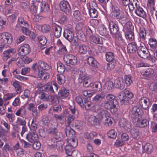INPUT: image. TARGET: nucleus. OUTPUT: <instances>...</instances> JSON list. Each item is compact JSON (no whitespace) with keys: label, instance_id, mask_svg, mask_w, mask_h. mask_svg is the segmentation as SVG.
Masks as SVG:
<instances>
[{"label":"nucleus","instance_id":"obj_1","mask_svg":"<svg viewBox=\"0 0 157 157\" xmlns=\"http://www.w3.org/2000/svg\"><path fill=\"white\" fill-rule=\"evenodd\" d=\"M38 65L37 66V63H33L32 65V69L38 72L44 71V70H48L50 68V66L46 63L40 60L38 62Z\"/></svg>","mask_w":157,"mask_h":157},{"label":"nucleus","instance_id":"obj_2","mask_svg":"<svg viewBox=\"0 0 157 157\" xmlns=\"http://www.w3.org/2000/svg\"><path fill=\"white\" fill-rule=\"evenodd\" d=\"M132 121H136L138 118L142 116L143 114L142 110L137 106H134L132 108L129 112Z\"/></svg>","mask_w":157,"mask_h":157},{"label":"nucleus","instance_id":"obj_3","mask_svg":"<svg viewBox=\"0 0 157 157\" xmlns=\"http://www.w3.org/2000/svg\"><path fill=\"white\" fill-rule=\"evenodd\" d=\"M105 56L106 60L109 62L107 64V68L108 69L113 68L116 64L114 54L112 52H108L106 53Z\"/></svg>","mask_w":157,"mask_h":157},{"label":"nucleus","instance_id":"obj_4","mask_svg":"<svg viewBox=\"0 0 157 157\" xmlns=\"http://www.w3.org/2000/svg\"><path fill=\"white\" fill-rule=\"evenodd\" d=\"M138 55L141 58L146 59L149 55V51L144 43L141 42L140 46L137 50Z\"/></svg>","mask_w":157,"mask_h":157},{"label":"nucleus","instance_id":"obj_5","mask_svg":"<svg viewBox=\"0 0 157 157\" xmlns=\"http://www.w3.org/2000/svg\"><path fill=\"white\" fill-rule=\"evenodd\" d=\"M104 107L106 109H109L111 113H115L118 109V104L116 101L115 102L105 101L104 105Z\"/></svg>","mask_w":157,"mask_h":157},{"label":"nucleus","instance_id":"obj_6","mask_svg":"<svg viewBox=\"0 0 157 157\" xmlns=\"http://www.w3.org/2000/svg\"><path fill=\"white\" fill-rule=\"evenodd\" d=\"M72 75L74 77H76L78 75H79L78 81L79 82H82V79L84 77L82 75H85L86 71L84 69H81L79 70L76 67H74L71 70ZM85 75H84V76Z\"/></svg>","mask_w":157,"mask_h":157},{"label":"nucleus","instance_id":"obj_7","mask_svg":"<svg viewBox=\"0 0 157 157\" xmlns=\"http://www.w3.org/2000/svg\"><path fill=\"white\" fill-rule=\"evenodd\" d=\"M63 59L64 63L67 64L74 65L76 63L77 61V57L72 54H67L64 55Z\"/></svg>","mask_w":157,"mask_h":157},{"label":"nucleus","instance_id":"obj_8","mask_svg":"<svg viewBox=\"0 0 157 157\" xmlns=\"http://www.w3.org/2000/svg\"><path fill=\"white\" fill-rule=\"evenodd\" d=\"M59 5L60 9L66 14H69L71 13V9L68 2L62 0L60 2Z\"/></svg>","mask_w":157,"mask_h":157},{"label":"nucleus","instance_id":"obj_9","mask_svg":"<svg viewBox=\"0 0 157 157\" xmlns=\"http://www.w3.org/2000/svg\"><path fill=\"white\" fill-rule=\"evenodd\" d=\"M30 51V48L29 46L26 44L20 46L17 50L18 55L21 56H24L28 55Z\"/></svg>","mask_w":157,"mask_h":157},{"label":"nucleus","instance_id":"obj_10","mask_svg":"<svg viewBox=\"0 0 157 157\" xmlns=\"http://www.w3.org/2000/svg\"><path fill=\"white\" fill-rule=\"evenodd\" d=\"M0 40L4 44H10L12 42L11 35L9 33H3L0 34Z\"/></svg>","mask_w":157,"mask_h":157},{"label":"nucleus","instance_id":"obj_11","mask_svg":"<svg viewBox=\"0 0 157 157\" xmlns=\"http://www.w3.org/2000/svg\"><path fill=\"white\" fill-rule=\"evenodd\" d=\"M109 29L110 33L113 35L118 32L119 28L117 22L110 20L109 21Z\"/></svg>","mask_w":157,"mask_h":157},{"label":"nucleus","instance_id":"obj_12","mask_svg":"<svg viewBox=\"0 0 157 157\" xmlns=\"http://www.w3.org/2000/svg\"><path fill=\"white\" fill-rule=\"evenodd\" d=\"M139 104L143 109L148 110L151 106L149 99L146 98L142 97L140 98L139 100Z\"/></svg>","mask_w":157,"mask_h":157},{"label":"nucleus","instance_id":"obj_13","mask_svg":"<svg viewBox=\"0 0 157 157\" xmlns=\"http://www.w3.org/2000/svg\"><path fill=\"white\" fill-rule=\"evenodd\" d=\"M134 3L135 4L136 9L135 11V13L138 16L145 18L147 16L146 13L143 8L138 5L136 2Z\"/></svg>","mask_w":157,"mask_h":157},{"label":"nucleus","instance_id":"obj_14","mask_svg":"<svg viewBox=\"0 0 157 157\" xmlns=\"http://www.w3.org/2000/svg\"><path fill=\"white\" fill-rule=\"evenodd\" d=\"M119 124L121 127L124 128L126 131L130 130L131 127V124L129 121L127 120L126 119H121L119 121Z\"/></svg>","mask_w":157,"mask_h":157},{"label":"nucleus","instance_id":"obj_15","mask_svg":"<svg viewBox=\"0 0 157 157\" xmlns=\"http://www.w3.org/2000/svg\"><path fill=\"white\" fill-rule=\"evenodd\" d=\"M64 115L65 117V125L69 126L71 123L74 120L73 115L70 114V112L67 109H65L63 111Z\"/></svg>","mask_w":157,"mask_h":157},{"label":"nucleus","instance_id":"obj_16","mask_svg":"<svg viewBox=\"0 0 157 157\" xmlns=\"http://www.w3.org/2000/svg\"><path fill=\"white\" fill-rule=\"evenodd\" d=\"M37 87L41 88L42 90L49 92L50 93H55L52 85L49 83H48L44 85L41 84H39L37 86Z\"/></svg>","mask_w":157,"mask_h":157},{"label":"nucleus","instance_id":"obj_17","mask_svg":"<svg viewBox=\"0 0 157 157\" xmlns=\"http://www.w3.org/2000/svg\"><path fill=\"white\" fill-rule=\"evenodd\" d=\"M141 117L138 118V119L136 121H132L133 123H136V125L139 127L144 128L147 127L149 125V121L146 119H144L142 120L141 119Z\"/></svg>","mask_w":157,"mask_h":157},{"label":"nucleus","instance_id":"obj_18","mask_svg":"<svg viewBox=\"0 0 157 157\" xmlns=\"http://www.w3.org/2000/svg\"><path fill=\"white\" fill-rule=\"evenodd\" d=\"M29 25L27 22L25 21L24 18L21 17L18 18L17 24L16 25V29L18 30L21 27L24 26L28 27Z\"/></svg>","mask_w":157,"mask_h":157},{"label":"nucleus","instance_id":"obj_19","mask_svg":"<svg viewBox=\"0 0 157 157\" xmlns=\"http://www.w3.org/2000/svg\"><path fill=\"white\" fill-rule=\"evenodd\" d=\"M38 138V136L36 132L33 131L28 134L26 136V138L28 141L31 143L37 140Z\"/></svg>","mask_w":157,"mask_h":157},{"label":"nucleus","instance_id":"obj_20","mask_svg":"<svg viewBox=\"0 0 157 157\" xmlns=\"http://www.w3.org/2000/svg\"><path fill=\"white\" fill-rule=\"evenodd\" d=\"M113 35L116 40L118 41V43L121 46H123L126 45V42L122 37V34L120 32L116 33V34H114Z\"/></svg>","mask_w":157,"mask_h":157},{"label":"nucleus","instance_id":"obj_21","mask_svg":"<svg viewBox=\"0 0 157 157\" xmlns=\"http://www.w3.org/2000/svg\"><path fill=\"white\" fill-rule=\"evenodd\" d=\"M79 52L80 53L86 54L89 52L90 48L86 44H81L78 45Z\"/></svg>","mask_w":157,"mask_h":157},{"label":"nucleus","instance_id":"obj_22","mask_svg":"<svg viewBox=\"0 0 157 157\" xmlns=\"http://www.w3.org/2000/svg\"><path fill=\"white\" fill-rule=\"evenodd\" d=\"M64 37L70 42H71L74 38L73 33L70 30H66L63 33Z\"/></svg>","mask_w":157,"mask_h":157},{"label":"nucleus","instance_id":"obj_23","mask_svg":"<svg viewBox=\"0 0 157 157\" xmlns=\"http://www.w3.org/2000/svg\"><path fill=\"white\" fill-rule=\"evenodd\" d=\"M69 94V90L64 87L60 89L58 92L59 97L62 99H64L68 97Z\"/></svg>","mask_w":157,"mask_h":157},{"label":"nucleus","instance_id":"obj_24","mask_svg":"<svg viewBox=\"0 0 157 157\" xmlns=\"http://www.w3.org/2000/svg\"><path fill=\"white\" fill-rule=\"evenodd\" d=\"M122 14L123 13L121 12L118 9L113 8L112 9L111 15L113 18L117 19L119 18L120 15Z\"/></svg>","mask_w":157,"mask_h":157},{"label":"nucleus","instance_id":"obj_25","mask_svg":"<svg viewBox=\"0 0 157 157\" xmlns=\"http://www.w3.org/2000/svg\"><path fill=\"white\" fill-rule=\"evenodd\" d=\"M98 118L100 119L103 120L110 116L109 112L106 110L100 109L99 110L98 113Z\"/></svg>","mask_w":157,"mask_h":157},{"label":"nucleus","instance_id":"obj_26","mask_svg":"<svg viewBox=\"0 0 157 157\" xmlns=\"http://www.w3.org/2000/svg\"><path fill=\"white\" fill-rule=\"evenodd\" d=\"M87 63L90 66L93 67L97 68L99 66V63L96 60L91 56L88 58Z\"/></svg>","mask_w":157,"mask_h":157},{"label":"nucleus","instance_id":"obj_27","mask_svg":"<svg viewBox=\"0 0 157 157\" xmlns=\"http://www.w3.org/2000/svg\"><path fill=\"white\" fill-rule=\"evenodd\" d=\"M90 40L91 42L96 44H102L105 39L101 37H96L93 36L90 38Z\"/></svg>","mask_w":157,"mask_h":157},{"label":"nucleus","instance_id":"obj_28","mask_svg":"<svg viewBox=\"0 0 157 157\" xmlns=\"http://www.w3.org/2000/svg\"><path fill=\"white\" fill-rule=\"evenodd\" d=\"M36 28L43 33H47L50 31L51 30V26L47 24L43 25H37Z\"/></svg>","mask_w":157,"mask_h":157},{"label":"nucleus","instance_id":"obj_29","mask_svg":"<svg viewBox=\"0 0 157 157\" xmlns=\"http://www.w3.org/2000/svg\"><path fill=\"white\" fill-rule=\"evenodd\" d=\"M53 27L55 36L56 38L59 37L61 35L62 28L57 25H53Z\"/></svg>","mask_w":157,"mask_h":157},{"label":"nucleus","instance_id":"obj_30","mask_svg":"<svg viewBox=\"0 0 157 157\" xmlns=\"http://www.w3.org/2000/svg\"><path fill=\"white\" fill-rule=\"evenodd\" d=\"M114 86L116 88L122 89L124 88L123 79L121 78H118L115 80Z\"/></svg>","mask_w":157,"mask_h":157},{"label":"nucleus","instance_id":"obj_31","mask_svg":"<svg viewBox=\"0 0 157 157\" xmlns=\"http://www.w3.org/2000/svg\"><path fill=\"white\" fill-rule=\"evenodd\" d=\"M127 47L128 52L130 53H133L137 50L136 44L134 42L129 44Z\"/></svg>","mask_w":157,"mask_h":157},{"label":"nucleus","instance_id":"obj_32","mask_svg":"<svg viewBox=\"0 0 157 157\" xmlns=\"http://www.w3.org/2000/svg\"><path fill=\"white\" fill-rule=\"evenodd\" d=\"M65 131L66 136L68 137H72L75 134V131L71 128L69 126H66Z\"/></svg>","mask_w":157,"mask_h":157},{"label":"nucleus","instance_id":"obj_33","mask_svg":"<svg viewBox=\"0 0 157 157\" xmlns=\"http://www.w3.org/2000/svg\"><path fill=\"white\" fill-rule=\"evenodd\" d=\"M148 43L151 49L153 52L155 51L157 47V40L153 38H151L149 39Z\"/></svg>","mask_w":157,"mask_h":157},{"label":"nucleus","instance_id":"obj_34","mask_svg":"<svg viewBox=\"0 0 157 157\" xmlns=\"http://www.w3.org/2000/svg\"><path fill=\"white\" fill-rule=\"evenodd\" d=\"M84 75H82L83 77H84ZM84 76L82 79V82H79L80 83H83V86L86 87H88L91 86V82L90 81V79L88 77L86 73H85V75Z\"/></svg>","mask_w":157,"mask_h":157},{"label":"nucleus","instance_id":"obj_35","mask_svg":"<svg viewBox=\"0 0 157 157\" xmlns=\"http://www.w3.org/2000/svg\"><path fill=\"white\" fill-rule=\"evenodd\" d=\"M105 96V93L102 92L100 94H98L93 98V101L95 102L101 101L104 99Z\"/></svg>","mask_w":157,"mask_h":157},{"label":"nucleus","instance_id":"obj_36","mask_svg":"<svg viewBox=\"0 0 157 157\" xmlns=\"http://www.w3.org/2000/svg\"><path fill=\"white\" fill-rule=\"evenodd\" d=\"M16 52V50L13 48H11L3 52L4 56L6 59L11 57V56L15 53Z\"/></svg>","mask_w":157,"mask_h":157},{"label":"nucleus","instance_id":"obj_37","mask_svg":"<svg viewBox=\"0 0 157 157\" xmlns=\"http://www.w3.org/2000/svg\"><path fill=\"white\" fill-rule=\"evenodd\" d=\"M124 35L126 39L129 41H132L135 38L134 33L131 30L125 32Z\"/></svg>","mask_w":157,"mask_h":157},{"label":"nucleus","instance_id":"obj_38","mask_svg":"<svg viewBox=\"0 0 157 157\" xmlns=\"http://www.w3.org/2000/svg\"><path fill=\"white\" fill-rule=\"evenodd\" d=\"M20 71L18 69H16L13 72V75L15 78L20 81H25L27 80V78L25 77L22 76L21 75H17L20 74Z\"/></svg>","mask_w":157,"mask_h":157},{"label":"nucleus","instance_id":"obj_39","mask_svg":"<svg viewBox=\"0 0 157 157\" xmlns=\"http://www.w3.org/2000/svg\"><path fill=\"white\" fill-rule=\"evenodd\" d=\"M96 135L97 133L95 132H92L90 133L86 132L84 133V137L90 141L93 140Z\"/></svg>","mask_w":157,"mask_h":157},{"label":"nucleus","instance_id":"obj_40","mask_svg":"<svg viewBox=\"0 0 157 157\" xmlns=\"http://www.w3.org/2000/svg\"><path fill=\"white\" fill-rule=\"evenodd\" d=\"M98 30L100 34L102 36H105L108 34L107 29L104 25L100 26L98 27Z\"/></svg>","mask_w":157,"mask_h":157},{"label":"nucleus","instance_id":"obj_41","mask_svg":"<svg viewBox=\"0 0 157 157\" xmlns=\"http://www.w3.org/2000/svg\"><path fill=\"white\" fill-rule=\"evenodd\" d=\"M37 122L36 119L35 118H33L31 126H29V128L31 131L33 132H36V130L37 128Z\"/></svg>","mask_w":157,"mask_h":157},{"label":"nucleus","instance_id":"obj_42","mask_svg":"<svg viewBox=\"0 0 157 157\" xmlns=\"http://www.w3.org/2000/svg\"><path fill=\"white\" fill-rule=\"evenodd\" d=\"M26 113V111L25 107L22 106L17 111L15 114L17 116L23 117L25 115Z\"/></svg>","mask_w":157,"mask_h":157},{"label":"nucleus","instance_id":"obj_43","mask_svg":"<svg viewBox=\"0 0 157 157\" xmlns=\"http://www.w3.org/2000/svg\"><path fill=\"white\" fill-rule=\"evenodd\" d=\"M88 121L90 124L92 125H94L99 124L98 119L95 116L93 115H91L90 116L88 119Z\"/></svg>","mask_w":157,"mask_h":157},{"label":"nucleus","instance_id":"obj_44","mask_svg":"<svg viewBox=\"0 0 157 157\" xmlns=\"http://www.w3.org/2000/svg\"><path fill=\"white\" fill-rule=\"evenodd\" d=\"M130 131L131 135L134 139H137L139 138L140 132L136 127L133 128Z\"/></svg>","mask_w":157,"mask_h":157},{"label":"nucleus","instance_id":"obj_45","mask_svg":"<svg viewBox=\"0 0 157 157\" xmlns=\"http://www.w3.org/2000/svg\"><path fill=\"white\" fill-rule=\"evenodd\" d=\"M13 85L17 93H20L21 91V86L20 82L17 81L14 82Z\"/></svg>","mask_w":157,"mask_h":157},{"label":"nucleus","instance_id":"obj_46","mask_svg":"<svg viewBox=\"0 0 157 157\" xmlns=\"http://www.w3.org/2000/svg\"><path fill=\"white\" fill-rule=\"evenodd\" d=\"M155 4V0H148L147 6L150 7V13L152 15L154 13V11L155 10L154 8V5Z\"/></svg>","mask_w":157,"mask_h":157},{"label":"nucleus","instance_id":"obj_47","mask_svg":"<svg viewBox=\"0 0 157 157\" xmlns=\"http://www.w3.org/2000/svg\"><path fill=\"white\" fill-rule=\"evenodd\" d=\"M14 150L16 153L17 155L19 157H22L24 155V150L23 149L19 147L18 145L17 144L15 147Z\"/></svg>","mask_w":157,"mask_h":157},{"label":"nucleus","instance_id":"obj_48","mask_svg":"<svg viewBox=\"0 0 157 157\" xmlns=\"http://www.w3.org/2000/svg\"><path fill=\"white\" fill-rule=\"evenodd\" d=\"M38 40L39 43L43 46H45L43 48H42L43 49V48L46 47V44L47 43V40L46 38L44 36H40L38 37Z\"/></svg>","mask_w":157,"mask_h":157},{"label":"nucleus","instance_id":"obj_49","mask_svg":"<svg viewBox=\"0 0 157 157\" xmlns=\"http://www.w3.org/2000/svg\"><path fill=\"white\" fill-rule=\"evenodd\" d=\"M41 11L44 12H48L49 10V7L47 3L43 2L40 5Z\"/></svg>","mask_w":157,"mask_h":157},{"label":"nucleus","instance_id":"obj_50","mask_svg":"<svg viewBox=\"0 0 157 157\" xmlns=\"http://www.w3.org/2000/svg\"><path fill=\"white\" fill-rule=\"evenodd\" d=\"M143 149L144 152L148 154L150 153L153 150L152 145L149 143H147L143 147Z\"/></svg>","mask_w":157,"mask_h":157},{"label":"nucleus","instance_id":"obj_51","mask_svg":"<svg viewBox=\"0 0 157 157\" xmlns=\"http://www.w3.org/2000/svg\"><path fill=\"white\" fill-rule=\"evenodd\" d=\"M38 76L43 80H47L49 78V74L48 73H44V71L38 72Z\"/></svg>","mask_w":157,"mask_h":157},{"label":"nucleus","instance_id":"obj_52","mask_svg":"<svg viewBox=\"0 0 157 157\" xmlns=\"http://www.w3.org/2000/svg\"><path fill=\"white\" fill-rule=\"evenodd\" d=\"M104 124L106 126H111L113 124V119L109 116L104 120Z\"/></svg>","mask_w":157,"mask_h":157},{"label":"nucleus","instance_id":"obj_53","mask_svg":"<svg viewBox=\"0 0 157 157\" xmlns=\"http://www.w3.org/2000/svg\"><path fill=\"white\" fill-rule=\"evenodd\" d=\"M11 60L12 61L16 60L17 61V64L20 67H21L24 65L23 60L21 58L13 57L11 59Z\"/></svg>","mask_w":157,"mask_h":157},{"label":"nucleus","instance_id":"obj_54","mask_svg":"<svg viewBox=\"0 0 157 157\" xmlns=\"http://www.w3.org/2000/svg\"><path fill=\"white\" fill-rule=\"evenodd\" d=\"M65 149L66 153L68 155L70 156L72 155L74 148L70 145L67 144L65 147Z\"/></svg>","mask_w":157,"mask_h":157},{"label":"nucleus","instance_id":"obj_55","mask_svg":"<svg viewBox=\"0 0 157 157\" xmlns=\"http://www.w3.org/2000/svg\"><path fill=\"white\" fill-rule=\"evenodd\" d=\"M90 16L92 18L97 17L98 16V13L96 9H89Z\"/></svg>","mask_w":157,"mask_h":157},{"label":"nucleus","instance_id":"obj_56","mask_svg":"<svg viewBox=\"0 0 157 157\" xmlns=\"http://www.w3.org/2000/svg\"><path fill=\"white\" fill-rule=\"evenodd\" d=\"M57 71L59 73H63L65 71V67L61 62H58L57 64Z\"/></svg>","mask_w":157,"mask_h":157},{"label":"nucleus","instance_id":"obj_57","mask_svg":"<svg viewBox=\"0 0 157 157\" xmlns=\"http://www.w3.org/2000/svg\"><path fill=\"white\" fill-rule=\"evenodd\" d=\"M119 19V22L122 25L123 27L126 24L128 20V19L126 17L124 16V14H121L120 15V17Z\"/></svg>","mask_w":157,"mask_h":157},{"label":"nucleus","instance_id":"obj_58","mask_svg":"<svg viewBox=\"0 0 157 157\" xmlns=\"http://www.w3.org/2000/svg\"><path fill=\"white\" fill-rule=\"evenodd\" d=\"M57 79L59 84L61 85L64 83L65 78L63 74H58L57 75Z\"/></svg>","mask_w":157,"mask_h":157},{"label":"nucleus","instance_id":"obj_59","mask_svg":"<svg viewBox=\"0 0 157 157\" xmlns=\"http://www.w3.org/2000/svg\"><path fill=\"white\" fill-rule=\"evenodd\" d=\"M49 133L54 136L55 138L57 140H58V137L56 136L58 135L59 133L57 132V131L55 128H51L49 129Z\"/></svg>","mask_w":157,"mask_h":157},{"label":"nucleus","instance_id":"obj_60","mask_svg":"<svg viewBox=\"0 0 157 157\" xmlns=\"http://www.w3.org/2000/svg\"><path fill=\"white\" fill-rule=\"evenodd\" d=\"M15 96L16 94L15 93H7L4 95L3 99L5 101H6L11 99Z\"/></svg>","mask_w":157,"mask_h":157},{"label":"nucleus","instance_id":"obj_61","mask_svg":"<svg viewBox=\"0 0 157 157\" xmlns=\"http://www.w3.org/2000/svg\"><path fill=\"white\" fill-rule=\"evenodd\" d=\"M73 16L75 19L79 20L82 18V15L81 12L78 10H75L73 12Z\"/></svg>","mask_w":157,"mask_h":157},{"label":"nucleus","instance_id":"obj_62","mask_svg":"<svg viewBox=\"0 0 157 157\" xmlns=\"http://www.w3.org/2000/svg\"><path fill=\"white\" fill-rule=\"evenodd\" d=\"M67 51L65 45L59 47V48L58 51V53L60 55H63L67 53Z\"/></svg>","mask_w":157,"mask_h":157},{"label":"nucleus","instance_id":"obj_63","mask_svg":"<svg viewBox=\"0 0 157 157\" xmlns=\"http://www.w3.org/2000/svg\"><path fill=\"white\" fill-rule=\"evenodd\" d=\"M123 27L124 29H123V31H124L126 29L128 31L131 30L133 28V26L132 25V23L129 21H127Z\"/></svg>","mask_w":157,"mask_h":157},{"label":"nucleus","instance_id":"obj_64","mask_svg":"<svg viewBox=\"0 0 157 157\" xmlns=\"http://www.w3.org/2000/svg\"><path fill=\"white\" fill-rule=\"evenodd\" d=\"M2 150L4 152L8 153L12 151V148L11 146L7 144H6L2 148Z\"/></svg>","mask_w":157,"mask_h":157}]
</instances>
